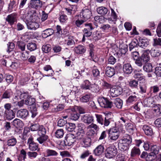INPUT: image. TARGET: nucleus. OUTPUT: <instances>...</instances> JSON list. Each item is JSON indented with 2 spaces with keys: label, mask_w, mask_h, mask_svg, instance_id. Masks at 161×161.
<instances>
[{
  "label": "nucleus",
  "mask_w": 161,
  "mask_h": 161,
  "mask_svg": "<svg viewBox=\"0 0 161 161\" xmlns=\"http://www.w3.org/2000/svg\"><path fill=\"white\" fill-rule=\"evenodd\" d=\"M114 103L115 107L118 109H121L123 105V101L119 98H117L114 99Z\"/></svg>",
  "instance_id": "32"
},
{
  "label": "nucleus",
  "mask_w": 161,
  "mask_h": 161,
  "mask_svg": "<svg viewBox=\"0 0 161 161\" xmlns=\"http://www.w3.org/2000/svg\"><path fill=\"white\" fill-rule=\"evenodd\" d=\"M153 46H161V38H156L153 39Z\"/></svg>",
  "instance_id": "61"
},
{
  "label": "nucleus",
  "mask_w": 161,
  "mask_h": 161,
  "mask_svg": "<svg viewBox=\"0 0 161 161\" xmlns=\"http://www.w3.org/2000/svg\"><path fill=\"white\" fill-rule=\"evenodd\" d=\"M17 45L18 48L21 51H23L25 50V43L22 42L18 41L17 42Z\"/></svg>",
  "instance_id": "53"
},
{
  "label": "nucleus",
  "mask_w": 161,
  "mask_h": 161,
  "mask_svg": "<svg viewBox=\"0 0 161 161\" xmlns=\"http://www.w3.org/2000/svg\"><path fill=\"white\" fill-rule=\"evenodd\" d=\"M13 95L12 92L11 90H8L5 91L3 93L2 96L3 98H9Z\"/></svg>",
  "instance_id": "42"
},
{
  "label": "nucleus",
  "mask_w": 161,
  "mask_h": 161,
  "mask_svg": "<svg viewBox=\"0 0 161 161\" xmlns=\"http://www.w3.org/2000/svg\"><path fill=\"white\" fill-rule=\"evenodd\" d=\"M109 137L110 139L115 140L119 136V131L116 127H113L108 130Z\"/></svg>",
  "instance_id": "4"
},
{
  "label": "nucleus",
  "mask_w": 161,
  "mask_h": 161,
  "mask_svg": "<svg viewBox=\"0 0 161 161\" xmlns=\"http://www.w3.org/2000/svg\"><path fill=\"white\" fill-rule=\"evenodd\" d=\"M95 115L97 119V122L101 125L103 123V122L104 120V119L103 116L100 114H95Z\"/></svg>",
  "instance_id": "60"
},
{
  "label": "nucleus",
  "mask_w": 161,
  "mask_h": 161,
  "mask_svg": "<svg viewBox=\"0 0 161 161\" xmlns=\"http://www.w3.org/2000/svg\"><path fill=\"white\" fill-rule=\"evenodd\" d=\"M101 36L102 34L99 31H97L93 33V39L95 40H98L101 38Z\"/></svg>",
  "instance_id": "55"
},
{
  "label": "nucleus",
  "mask_w": 161,
  "mask_h": 161,
  "mask_svg": "<svg viewBox=\"0 0 161 161\" xmlns=\"http://www.w3.org/2000/svg\"><path fill=\"white\" fill-rule=\"evenodd\" d=\"M81 119L83 122L88 125L91 124L94 121L93 117L88 114H85L81 116Z\"/></svg>",
  "instance_id": "10"
},
{
  "label": "nucleus",
  "mask_w": 161,
  "mask_h": 161,
  "mask_svg": "<svg viewBox=\"0 0 161 161\" xmlns=\"http://www.w3.org/2000/svg\"><path fill=\"white\" fill-rule=\"evenodd\" d=\"M27 49L30 51L35 50L37 48L36 44L34 42H29L27 45Z\"/></svg>",
  "instance_id": "40"
},
{
  "label": "nucleus",
  "mask_w": 161,
  "mask_h": 161,
  "mask_svg": "<svg viewBox=\"0 0 161 161\" xmlns=\"http://www.w3.org/2000/svg\"><path fill=\"white\" fill-rule=\"evenodd\" d=\"M115 74V71L114 68L108 66L105 69V74L109 77H111Z\"/></svg>",
  "instance_id": "26"
},
{
  "label": "nucleus",
  "mask_w": 161,
  "mask_h": 161,
  "mask_svg": "<svg viewBox=\"0 0 161 161\" xmlns=\"http://www.w3.org/2000/svg\"><path fill=\"white\" fill-rule=\"evenodd\" d=\"M86 48L84 46L79 45L76 47L74 49L75 52L77 54H82L86 51Z\"/></svg>",
  "instance_id": "23"
},
{
  "label": "nucleus",
  "mask_w": 161,
  "mask_h": 161,
  "mask_svg": "<svg viewBox=\"0 0 161 161\" xmlns=\"http://www.w3.org/2000/svg\"><path fill=\"white\" fill-rule=\"evenodd\" d=\"M76 139L78 140H82L85 137V133L84 130L78 131L76 134Z\"/></svg>",
  "instance_id": "44"
},
{
  "label": "nucleus",
  "mask_w": 161,
  "mask_h": 161,
  "mask_svg": "<svg viewBox=\"0 0 161 161\" xmlns=\"http://www.w3.org/2000/svg\"><path fill=\"white\" fill-rule=\"evenodd\" d=\"M134 77L135 79L141 80L144 78V76L142 73L137 71L136 70L134 71Z\"/></svg>",
  "instance_id": "45"
},
{
  "label": "nucleus",
  "mask_w": 161,
  "mask_h": 161,
  "mask_svg": "<svg viewBox=\"0 0 161 161\" xmlns=\"http://www.w3.org/2000/svg\"><path fill=\"white\" fill-rule=\"evenodd\" d=\"M118 146L119 149L123 151L128 150L129 147L127 144L121 142L118 143Z\"/></svg>",
  "instance_id": "36"
},
{
  "label": "nucleus",
  "mask_w": 161,
  "mask_h": 161,
  "mask_svg": "<svg viewBox=\"0 0 161 161\" xmlns=\"http://www.w3.org/2000/svg\"><path fill=\"white\" fill-rule=\"evenodd\" d=\"M17 143V140L15 138H12L8 139L7 141V145L8 146H14Z\"/></svg>",
  "instance_id": "50"
},
{
  "label": "nucleus",
  "mask_w": 161,
  "mask_h": 161,
  "mask_svg": "<svg viewBox=\"0 0 161 161\" xmlns=\"http://www.w3.org/2000/svg\"><path fill=\"white\" fill-rule=\"evenodd\" d=\"M138 42L137 39L133 40L129 44V49L130 51L133 49L136 48L138 46Z\"/></svg>",
  "instance_id": "41"
},
{
  "label": "nucleus",
  "mask_w": 161,
  "mask_h": 161,
  "mask_svg": "<svg viewBox=\"0 0 161 161\" xmlns=\"http://www.w3.org/2000/svg\"><path fill=\"white\" fill-rule=\"evenodd\" d=\"M18 7V3L14 0H11L9 3L8 9V11L10 13L13 11H16Z\"/></svg>",
  "instance_id": "12"
},
{
  "label": "nucleus",
  "mask_w": 161,
  "mask_h": 161,
  "mask_svg": "<svg viewBox=\"0 0 161 161\" xmlns=\"http://www.w3.org/2000/svg\"><path fill=\"white\" fill-rule=\"evenodd\" d=\"M54 32V30L51 28L46 29L42 33V36L44 38L53 35Z\"/></svg>",
  "instance_id": "28"
},
{
  "label": "nucleus",
  "mask_w": 161,
  "mask_h": 161,
  "mask_svg": "<svg viewBox=\"0 0 161 161\" xmlns=\"http://www.w3.org/2000/svg\"><path fill=\"white\" fill-rule=\"evenodd\" d=\"M160 147L159 146L154 145L152 146L151 147V151L152 153L155 154V155L158 154L159 152Z\"/></svg>",
  "instance_id": "49"
},
{
  "label": "nucleus",
  "mask_w": 161,
  "mask_h": 161,
  "mask_svg": "<svg viewBox=\"0 0 161 161\" xmlns=\"http://www.w3.org/2000/svg\"><path fill=\"white\" fill-rule=\"evenodd\" d=\"M82 141L84 144L83 146L85 147H87L90 146L91 143V140L89 137H85Z\"/></svg>",
  "instance_id": "37"
},
{
  "label": "nucleus",
  "mask_w": 161,
  "mask_h": 161,
  "mask_svg": "<svg viewBox=\"0 0 161 161\" xmlns=\"http://www.w3.org/2000/svg\"><path fill=\"white\" fill-rule=\"evenodd\" d=\"M30 5L31 7L37 9L41 7L42 3L40 0H31Z\"/></svg>",
  "instance_id": "18"
},
{
  "label": "nucleus",
  "mask_w": 161,
  "mask_h": 161,
  "mask_svg": "<svg viewBox=\"0 0 161 161\" xmlns=\"http://www.w3.org/2000/svg\"><path fill=\"white\" fill-rule=\"evenodd\" d=\"M105 117L103 123L102 125H104V126H108L112 121V114L111 113L104 114Z\"/></svg>",
  "instance_id": "14"
},
{
  "label": "nucleus",
  "mask_w": 161,
  "mask_h": 161,
  "mask_svg": "<svg viewBox=\"0 0 161 161\" xmlns=\"http://www.w3.org/2000/svg\"><path fill=\"white\" fill-rule=\"evenodd\" d=\"M141 151L139 148L137 147H134L131 150L130 156L131 158H136L140 155Z\"/></svg>",
  "instance_id": "15"
},
{
  "label": "nucleus",
  "mask_w": 161,
  "mask_h": 161,
  "mask_svg": "<svg viewBox=\"0 0 161 161\" xmlns=\"http://www.w3.org/2000/svg\"><path fill=\"white\" fill-rule=\"evenodd\" d=\"M91 97V95L90 93L85 94L80 97V101L82 103H87L89 101Z\"/></svg>",
  "instance_id": "31"
},
{
  "label": "nucleus",
  "mask_w": 161,
  "mask_h": 161,
  "mask_svg": "<svg viewBox=\"0 0 161 161\" xmlns=\"http://www.w3.org/2000/svg\"><path fill=\"white\" fill-rule=\"evenodd\" d=\"M64 135V130L62 129H59L56 130L55 132V136L58 138H62Z\"/></svg>",
  "instance_id": "47"
},
{
  "label": "nucleus",
  "mask_w": 161,
  "mask_h": 161,
  "mask_svg": "<svg viewBox=\"0 0 161 161\" xmlns=\"http://www.w3.org/2000/svg\"><path fill=\"white\" fill-rule=\"evenodd\" d=\"M143 129L146 135L151 136L153 135V129L151 127L147 125H144L143 126Z\"/></svg>",
  "instance_id": "27"
},
{
  "label": "nucleus",
  "mask_w": 161,
  "mask_h": 161,
  "mask_svg": "<svg viewBox=\"0 0 161 161\" xmlns=\"http://www.w3.org/2000/svg\"><path fill=\"white\" fill-rule=\"evenodd\" d=\"M117 153V149L115 146L114 145L111 146L106 150L105 157L108 158H112L116 155Z\"/></svg>",
  "instance_id": "2"
},
{
  "label": "nucleus",
  "mask_w": 161,
  "mask_h": 161,
  "mask_svg": "<svg viewBox=\"0 0 161 161\" xmlns=\"http://www.w3.org/2000/svg\"><path fill=\"white\" fill-rule=\"evenodd\" d=\"M120 142L123 143L127 144L130 146L132 142V138L131 136L129 135H127L123 137V138L121 139Z\"/></svg>",
  "instance_id": "29"
},
{
  "label": "nucleus",
  "mask_w": 161,
  "mask_h": 161,
  "mask_svg": "<svg viewBox=\"0 0 161 161\" xmlns=\"http://www.w3.org/2000/svg\"><path fill=\"white\" fill-rule=\"evenodd\" d=\"M156 158V155L153 153H150L148 155L147 157L146 158L147 161H152L154 160Z\"/></svg>",
  "instance_id": "58"
},
{
  "label": "nucleus",
  "mask_w": 161,
  "mask_h": 161,
  "mask_svg": "<svg viewBox=\"0 0 161 161\" xmlns=\"http://www.w3.org/2000/svg\"><path fill=\"white\" fill-rule=\"evenodd\" d=\"M46 71H50L51 73L50 74H48V76H52L53 74V72L51 66L49 65H46L43 68Z\"/></svg>",
  "instance_id": "59"
},
{
  "label": "nucleus",
  "mask_w": 161,
  "mask_h": 161,
  "mask_svg": "<svg viewBox=\"0 0 161 161\" xmlns=\"http://www.w3.org/2000/svg\"><path fill=\"white\" fill-rule=\"evenodd\" d=\"M11 123L14 126L17 128H22L23 125V122L17 118L15 119Z\"/></svg>",
  "instance_id": "25"
},
{
  "label": "nucleus",
  "mask_w": 161,
  "mask_h": 161,
  "mask_svg": "<svg viewBox=\"0 0 161 161\" xmlns=\"http://www.w3.org/2000/svg\"><path fill=\"white\" fill-rule=\"evenodd\" d=\"M47 130L43 125H41L38 131V137L36 141L40 144H43L48 140V136L46 134Z\"/></svg>",
  "instance_id": "1"
},
{
  "label": "nucleus",
  "mask_w": 161,
  "mask_h": 161,
  "mask_svg": "<svg viewBox=\"0 0 161 161\" xmlns=\"http://www.w3.org/2000/svg\"><path fill=\"white\" fill-rule=\"evenodd\" d=\"M110 94L112 97H115L121 95L123 92V89L119 86L112 87L110 90Z\"/></svg>",
  "instance_id": "5"
},
{
  "label": "nucleus",
  "mask_w": 161,
  "mask_h": 161,
  "mask_svg": "<svg viewBox=\"0 0 161 161\" xmlns=\"http://www.w3.org/2000/svg\"><path fill=\"white\" fill-rule=\"evenodd\" d=\"M40 126L38 124H34L31 125V130L32 131H38Z\"/></svg>",
  "instance_id": "63"
},
{
  "label": "nucleus",
  "mask_w": 161,
  "mask_h": 161,
  "mask_svg": "<svg viewBox=\"0 0 161 161\" xmlns=\"http://www.w3.org/2000/svg\"><path fill=\"white\" fill-rule=\"evenodd\" d=\"M26 23L28 28L31 30H35L39 28V24L38 23L35 22V20L28 22Z\"/></svg>",
  "instance_id": "22"
},
{
  "label": "nucleus",
  "mask_w": 161,
  "mask_h": 161,
  "mask_svg": "<svg viewBox=\"0 0 161 161\" xmlns=\"http://www.w3.org/2000/svg\"><path fill=\"white\" fill-rule=\"evenodd\" d=\"M139 88L140 90L139 92L142 93H145L147 91V86L144 83H141L139 85Z\"/></svg>",
  "instance_id": "51"
},
{
  "label": "nucleus",
  "mask_w": 161,
  "mask_h": 161,
  "mask_svg": "<svg viewBox=\"0 0 161 161\" xmlns=\"http://www.w3.org/2000/svg\"><path fill=\"white\" fill-rule=\"evenodd\" d=\"M28 111L25 109H21L18 110L16 113V116L17 117L21 119H25L28 115Z\"/></svg>",
  "instance_id": "13"
},
{
  "label": "nucleus",
  "mask_w": 161,
  "mask_h": 161,
  "mask_svg": "<svg viewBox=\"0 0 161 161\" xmlns=\"http://www.w3.org/2000/svg\"><path fill=\"white\" fill-rule=\"evenodd\" d=\"M4 116L7 120H11L15 117V114L12 110H6Z\"/></svg>",
  "instance_id": "21"
},
{
  "label": "nucleus",
  "mask_w": 161,
  "mask_h": 161,
  "mask_svg": "<svg viewBox=\"0 0 161 161\" xmlns=\"http://www.w3.org/2000/svg\"><path fill=\"white\" fill-rule=\"evenodd\" d=\"M76 139V136L73 134H69L66 135L64 141V144L66 146H70L75 141Z\"/></svg>",
  "instance_id": "6"
},
{
  "label": "nucleus",
  "mask_w": 161,
  "mask_h": 161,
  "mask_svg": "<svg viewBox=\"0 0 161 161\" xmlns=\"http://www.w3.org/2000/svg\"><path fill=\"white\" fill-rule=\"evenodd\" d=\"M153 67L152 64L150 63L146 64L143 66V70L147 72H150L152 71Z\"/></svg>",
  "instance_id": "48"
},
{
  "label": "nucleus",
  "mask_w": 161,
  "mask_h": 161,
  "mask_svg": "<svg viewBox=\"0 0 161 161\" xmlns=\"http://www.w3.org/2000/svg\"><path fill=\"white\" fill-rule=\"evenodd\" d=\"M31 112L32 114L31 117L34 118L37 114V109L36 104L33 105L30 107Z\"/></svg>",
  "instance_id": "38"
},
{
  "label": "nucleus",
  "mask_w": 161,
  "mask_h": 161,
  "mask_svg": "<svg viewBox=\"0 0 161 161\" xmlns=\"http://www.w3.org/2000/svg\"><path fill=\"white\" fill-rule=\"evenodd\" d=\"M91 84L88 80H85L80 85L81 89L84 90H89Z\"/></svg>",
  "instance_id": "33"
},
{
  "label": "nucleus",
  "mask_w": 161,
  "mask_h": 161,
  "mask_svg": "<svg viewBox=\"0 0 161 161\" xmlns=\"http://www.w3.org/2000/svg\"><path fill=\"white\" fill-rule=\"evenodd\" d=\"M127 50V46L126 45H124L120 48L119 53L121 54L120 58V59L123 58L124 60L122 61L123 63L127 60V56L125 55Z\"/></svg>",
  "instance_id": "11"
},
{
  "label": "nucleus",
  "mask_w": 161,
  "mask_h": 161,
  "mask_svg": "<svg viewBox=\"0 0 161 161\" xmlns=\"http://www.w3.org/2000/svg\"><path fill=\"white\" fill-rule=\"evenodd\" d=\"M57 32H56V35L58 38H60L62 34V31L60 26L57 25L56 26Z\"/></svg>",
  "instance_id": "54"
},
{
  "label": "nucleus",
  "mask_w": 161,
  "mask_h": 161,
  "mask_svg": "<svg viewBox=\"0 0 161 161\" xmlns=\"http://www.w3.org/2000/svg\"><path fill=\"white\" fill-rule=\"evenodd\" d=\"M149 52L150 53L151 56L153 57H157L161 54V51L156 48H152Z\"/></svg>",
  "instance_id": "30"
},
{
  "label": "nucleus",
  "mask_w": 161,
  "mask_h": 161,
  "mask_svg": "<svg viewBox=\"0 0 161 161\" xmlns=\"http://www.w3.org/2000/svg\"><path fill=\"white\" fill-rule=\"evenodd\" d=\"M17 14L15 13H13L7 16L6 18V20L10 25H12L14 22L17 21Z\"/></svg>",
  "instance_id": "8"
},
{
  "label": "nucleus",
  "mask_w": 161,
  "mask_h": 161,
  "mask_svg": "<svg viewBox=\"0 0 161 161\" xmlns=\"http://www.w3.org/2000/svg\"><path fill=\"white\" fill-rule=\"evenodd\" d=\"M102 86L104 89H110L112 87V85L111 84L104 80L103 81Z\"/></svg>",
  "instance_id": "57"
},
{
  "label": "nucleus",
  "mask_w": 161,
  "mask_h": 161,
  "mask_svg": "<svg viewBox=\"0 0 161 161\" xmlns=\"http://www.w3.org/2000/svg\"><path fill=\"white\" fill-rule=\"evenodd\" d=\"M149 50H144L141 56L139 57L144 62H147L150 60V57L149 55Z\"/></svg>",
  "instance_id": "17"
},
{
  "label": "nucleus",
  "mask_w": 161,
  "mask_h": 161,
  "mask_svg": "<svg viewBox=\"0 0 161 161\" xmlns=\"http://www.w3.org/2000/svg\"><path fill=\"white\" fill-rule=\"evenodd\" d=\"M80 15L86 21L90 18L92 16V13L89 9L85 8L83 9L80 13Z\"/></svg>",
  "instance_id": "9"
},
{
  "label": "nucleus",
  "mask_w": 161,
  "mask_h": 161,
  "mask_svg": "<svg viewBox=\"0 0 161 161\" xmlns=\"http://www.w3.org/2000/svg\"><path fill=\"white\" fill-rule=\"evenodd\" d=\"M149 41L146 38H142L139 40L138 46L140 47L145 49L149 44Z\"/></svg>",
  "instance_id": "19"
},
{
  "label": "nucleus",
  "mask_w": 161,
  "mask_h": 161,
  "mask_svg": "<svg viewBox=\"0 0 161 161\" xmlns=\"http://www.w3.org/2000/svg\"><path fill=\"white\" fill-rule=\"evenodd\" d=\"M155 74L157 76L159 77L161 76V67L158 66L157 67L155 68V71L154 72Z\"/></svg>",
  "instance_id": "64"
},
{
  "label": "nucleus",
  "mask_w": 161,
  "mask_h": 161,
  "mask_svg": "<svg viewBox=\"0 0 161 161\" xmlns=\"http://www.w3.org/2000/svg\"><path fill=\"white\" fill-rule=\"evenodd\" d=\"M42 49L44 52L47 53L50 52L51 50V46L49 44L43 45L42 47Z\"/></svg>",
  "instance_id": "52"
},
{
  "label": "nucleus",
  "mask_w": 161,
  "mask_h": 161,
  "mask_svg": "<svg viewBox=\"0 0 161 161\" xmlns=\"http://www.w3.org/2000/svg\"><path fill=\"white\" fill-rule=\"evenodd\" d=\"M111 28V26L110 25L108 24H107L103 25L101 27L100 29L104 31L108 32V31L109 29Z\"/></svg>",
  "instance_id": "62"
},
{
  "label": "nucleus",
  "mask_w": 161,
  "mask_h": 161,
  "mask_svg": "<svg viewBox=\"0 0 161 161\" xmlns=\"http://www.w3.org/2000/svg\"><path fill=\"white\" fill-rule=\"evenodd\" d=\"M104 148L103 145H100L95 148L94 150L93 153L96 156H99L103 153Z\"/></svg>",
  "instance_id": "20"
},
{
  "label": "nucleus",
  "mask_w": 161,
  "mask_h": 161,
  "mask_svg": "<svg viewBox=\"0 0 161 161\" xmlns=\"http://www.w3.org/2000/svg\"><path fill=\"white\" fill-rule=\"evenodd\" d=\"M89 90L92 92H99L100 89L99 86L97 85L94 83L91 84Z\"/></svg>",
  "instance_id": "43"
},
{
  "label": "nucleus",
  "mask_w": 161,
  "mask_h": 161,
  "mask_svg": "<svg viewBox=\"0 0 161 161\" xmlns=\"http://www.w3.org/2000/svg\"><path fill=\"white\" fill-rule=\"evenodd\" d=\"M45 153L47 157H57L58 155V152L56 150L51 149H47Z\"/></svg>",
  "instance_id": "24"
},
{
  "label": "nucleus",
  "mask_w": 161,
  "mask_h": 161,
  "mask_svg": "<svg viewBox=\"0 0 161 161\" xmlns=\"http://www.w3.org/2000/svg\"><path fill=\"white\" fill-rule=\"evenodd\" d=\"M98 102L100 106L102 108H111L113 106V103L106 98H101L99 99Z\"/></svg>",
  "instance_id": "3"
},
{
  "label": "nucleus",
  "mask_w": 161,
  "mask_h": 161,
  "mask_svg": "<svg viewBox=\"0 0 161 161\" xmlns=\"http://www.w3.org/2000/svg\"><path fill=\"white\" fill-rule=\"evenodd\" d=\"M98 14L104 15L106 14L108 12V9L104 7L101 6L98 7L97 9Z\"/></svg>",
  "instance_id": "34"
},
{
  "label": "nucleus",
  "mask_w": 161,
  "mask_h": 161,
  "mask_svg": "<svg viewBox=\"0 0 161 161\" xmlns=\"http://www.w3.org/2000/svg\"><path fill=\"white\" fill-rule=\"evenodd\" d=\"M27 143L29 144V148L31 151H38L39 150L38 144L33 141V138L32 136L29 138Z\"/></svg>",
  "instance_id": "7"
},
{
  "label": "nucleus",
  "mask_w": 161,
  "mask_h": 161,
  "mask_svg": "<svg viewBox=\"0 0 161 161\" xmlns=\"http://www.w3.org/2000/svg\"><path fill=\"white\" fill-rule=\"evenodd\" d=\"M75 128V124L72 123H67L65 125L66 129L68 131L71 132L73 131Z\"/></svg>",
  "instance_id": "39"
},
{
  "label": "nucleus",
  "mask_w": 161,
  "mask_h": 161,
  "mask_svg": "<svg viewBox=\"0 0 161 161\" xmlns=\"http://www.w3.org/2000/svg\"><path fill=\"white\" fill-rule=\"evenodd\" d=\"M35 99L30 97L26 99L25 101V103L26 105L31 106L32 105L35 104Z\"/></svg>",
  "instance_id": "46"
},
{
  "label": "nucleus",
  "mask_w": 161,
  "mask_h": 161,
  "mask_svg": "<svg viewBox=\"0 0 161 161\" xmlns=\"http://www.w3.org/2000/svg\"><path fill=\"white\" fill-rule=\"evenodd\" d=\"M123 70L125 74H130L132 73L133 68L130 64L126 63L123 65Z\"/></svg>",
  "instance_id": "16"
},
{
  "label": "nucleus",
  "mask_w": 161,
  "mask_h": 161,
  "mask_svg": "<svg viewBox=\"0 0 161 161\" xmlns=\"http://www.w3.org/2000/svg\"><path fill=\"white\" fill-rule=\"evenodd\" d=\"M35 16H34L33 15L30 14H26L23 16L24 20L25 21L27 22L34 21L35 20Z\"/></svg>",
  "instance_id": "35"
},
{
  "label": "nucleus",
  "mask_w": 161,
  "mask_h": 161,
  "mask_svg": "<svg viewBox=\"0 0 161 161\" xmlns=\"http://www.w3.org/2000/svg\"><path fill=\"white\" fill-rule=\"evenodd\" d=\"M116 62V59L113 56H109L108 58V63L110 64H114Z\"/></svg>",
  "instance_id": "56"
}]
</instances>
